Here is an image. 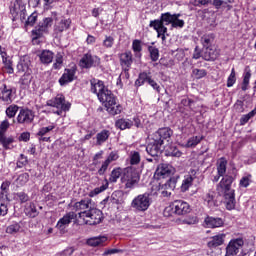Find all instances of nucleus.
I'll return each mask as SVG.
<instances>
[{
    "label": "nucleus",
    "mask_w": 256,
    "mask_h": 256,
    "mask_svg": "<svg viewBox=\"0 0 256 256\" xmlns=\"http://www.w3.org/2000/svg\"><path fill=\"white\" fill-rule=\"evenodd\" d=\"M91 83V93L97 95L100 103H103L110 115H119L123 111V107L117 104V97L111 90H109L105 83L101 80L92 79Z\"/></svg>",
    "instance_id": "1"
},
{
    "label": "nucleus",
    "mask_w": 256,
    "mask_h": 256,
    "mask_svg": "<svg viewBox=\"0 0 256 256\" xmlns=\"http://www.w3.org/2000/svg\"><path fill=\"white\" fill-rule=\"evenodd\" d=\"M234 178L230 175H225L220 183L217 185V191L219 195H223L225 199L226 209L233 211L235 209V190L231 189Z\"/></svg>",
    "instance_id": "2"
},
{
    "label": "nucleus",
    "mask_w": 256,
    "mask_h": 256,
    "mask_svg": "<svg viewBox=\"0 0 256 256\" xmlns=\"http://www.w3.org/2000/svg\"><path fill=\"white\" fill-rule=\"evenodd\" d=\"M173 19H177L175 14H171L170 12L162 13L160 19L150 21L149 27H153L157 32V37H161L162 41H165V33H167V27L165 25H172Z\"/></svg>",
    "instance_id": "3"
},
{
    "label": "nucleus",
    "mask_w": 256,
    "mask_h": 256,
    "mask_svg": "<svg viewBox=\"0 0 256 256\" xmlns=\"http://www.w3.org/2000/svg\"><path fill=\"white\" fill-rule=\"evenodd\" d=\"M152 203L153 194L145 192L144 194H139L132 200L131 207L136 213H145L151 207Z\"/></svg>",
    "instance_id": "4"
},
{
    "label": "nucleus",
    "mask_w": 256,
    "mask_h": 256,
    "mask_svg": "<svg viewBox=\"0 0 256 256\" xmlns=\"http://www.w3.org/2000/svg\"><path fill=\"white\" fill-rule=\"evenodd\" d=\"M140 179L139 172L133 168H126L122 173L121 183L125 185V189H134L139 185Z\"/></svg>",
    "instance_id": "5"
},
{
    "label": "nucleus",
    "mask_w": 256,
    "mask_h": 256,
    "mask_svg": "<svg viewBox=\"0 0 256 256\" xmlns=\"http://www.w3.org/2000/svg\"><path fill=\"white\" fill-rule=\"evenodd\" d=\"M171 213L175 215H187V213H191V206L183 200H175L164 210L165 216L171 215Z\"/></svg>",
    "instance_id": "6"
},
{
    "label": "nucleus",
    "mask_w": 256,
    "mask_h": 256,
    "mask_svg": "<svg viewBox=\"0 0 256 256\" xmlns=\"http://www.w3.org/2000/svg\"><path fill=\"white\" fill-rule=\"evenodd\" d=\"M91 198L83 199L79 202H76L73 206L74 211H78L77 217L78 219H85V216L94 209L91 204Z\"/></svg>",
    "instance_id": "7"
},
{
    "label": "nucleus",
    "mask_w": 256,
    "mask_h": 256,
    "mask_svg": "<svg viewBox=\"0 0 256 256\" xmlns=\"http://www.w3.org/2000/svg\"><path fill=\"white\" fill-rule=\"evenodd\" d=\"M103 221V212L94 207L90 210L84 218H82V223L84 225H99Z\"/></svg>",
    "instance_id": "8"
},
{
    "label": "nucleus",
    "mask_w": 256,
    "mask_h": 256,
    "mask_svg": "<svg viewBox=\"0 0 256 256\" xmlns=\"http://www.w3.org/2000/svg\"><path fill=\"white\" fill-rule=\"evenodd\" d=\"M53 26V18L47 17L38 23L35 29L32 30V35H34L35 39H39V37H43L44 33H49V28Z\"/></svg>",
    "instance_id": "9"
},
{
    "label": "nucleus",
    "mask_w": 256,
    "mask_h": 256,
    "mask_svg": "<svg viewBox=\"0 0 256 256\" xmlns=\"http://www.w3.org/2000/svg\"><path fill=\"white\" fill-rule=\"evenodd\" d=\"M100 64L101 59L97 56L91 55V53L84 54L79 61V67H81V69H91V67H99Z\"/></svg>",
    "instance_id": "10"
},
{
    "label": "nucleus",
    "mask_w": 256,
    "mask_h": 256,
    "mask_svg": "<svg viewBox=\"0 0 256 256\" xmlns=\"http://www.w3.org/2000/svg\"><path fill=\"white\" fill-rule=\"evenodd\" d=\"M163 151V140L153 138L152 141L146 146V152L150 157H154L157 161V157Z\"/></svg>",
    "instance_id": "11"
},
{
    "label": "nucleus",
    "mask_w": 256,
    "mask_h": 256,
    "mask_svg": "<svg viewBox=\"0 0 256 256\" xmlns=\"http://www.w3.org/2000/svg\"><path fill=\"white\" fill-rule=\"evenodd\" d=\"M243 245H245V242L243 241L242 238H237V239L231 240L226 247L225 256L239 255V251L241 249H243Z\"/></svg>",
    "instance_id": "12"
},
{
    "label": "nucleus",
    "mask_w": 256,
    "mask_h": 256,
    "mask_svg": "<svg viewBox=\"0 0 256 256\" xmlns=\"http://www.w3.org/2000/svg\"><path fill=\"white\" fill-rule=\"evenodd\" d=\"M35 119V112L33 110L25 108L21 109L19 111V114L17 116V122L22 125H29L33 123V120Z\"/></svg>",
    "instance_id": "13"
},
{
    "label": "nucleus",
    "mask_w": 256,
    "mask_h": 256,
    "mask_svg": "<svg viewBox=\"0 0 256 256\" xmlns=\"http://www.w3.org/2000/svg\"><path fill=\"white\" fill-rule=\"evenodd\" d=\"M49 107H56V109H61L62 111H69L71 109V103L65 102V96L57 95L53 100L47 102Z\"/></svg>",
    "instance_id": "14"
},
{
    "label": "nucleus",
    "mask_w": 256,
    "mask_h": 256,
    "mask_svg": "<svg viewBox=\"0 0 256 256\" xmlns=\"http://www.w3.org/2000/svg\"><path fill=\"white\" fill-rule=\"evenodd\" d=\"M13 93H17L15 87H8L6 84H3L0 87V101L4 103H13Z\"/></svg>",
    "instance_id": "15"
},
{
    "label": "nucleus",
    "mask_w": 256,
    "mask_h": 256,
    "mask_svg": "<svg viewBox=\"0 0 256 256\" xmlns=\"http://www.w3.org/2000/svg\"><path fill=\"white\" fill-rule=\"evenodd\" d=\"M75 219H77V214L75 212H68L57 222L56 227L59 231H65L67 226Z\"/></svg>",
    "instance_id": "16"
},
{
    "label": "nucleus",
    "mask_w": 256,
    "mask_h": 256,
    "mask_svg": "<svg viewBox=\"0 0 256 256\" xmlns=\"http://www.w3.org/2000/svg\"><path fill=\"white\" fill-rule=\"evenodd\" d=\"M175 173V168L169 164L162 163L158 165L155 175H158V177H171Z\"/></svg>",
    "instance_id": "17"
},
{
    "label": "nucleus",
    "mask_w": 256,
    "mask_h": 256,
    "mask_svg": "<svg viewBox=\"0 0 256 256\" xmlns=\"http://www.w3.org/2000/svg\"><path fill=\"white\" fill-rule=\"evenodd\" d=\"M76 73L77 70L75 68L65 69L63 75L59 79L61 87L68 85V83H72V81H75Z\"/></svg>",
    "instance_id": "18"
},
{
    "label": "nucleus",
    "mask_w": 256,
    "mask_h": 256,
    "mask_svg": "<svg viewBox=\"0 0 256 256\" xmlns=\"http://www.w3.org/2000/svg\"><path fill=\"white\" fill-rule=\"evenodd\" d=\"M120 65L125 73L129 72L131 65H133V54L130 51L120 54Z\"/></svg>",
    "instance_id": "19"
},
{
    "label": "nucleus",
    "mask_w": 256,
    "mask_h": 256,
    "mask_svg": "<svg viewBox=\"0 0 256 256\" xmlns=\"http://www.w3.org/2000/svg\"><path fill=\"white\" fill-rule=\"evenodd\" d=\"M171 135H173V130L169 127H164L158 129V131L154 134V139H158V141H162V144L164 141H169L171 139Z\"/></svg>",
    "instance_id": "20"
},
{
    "label": "nucleus",
    "mask_w": 256,
    "mask_h": 256,
    "mask_svg": "<svg viewBox=\"0 0 256 256\" xmlns=\"http://www.w3.org/2000/svg\"><path fill=\"white\" fill-rule=\"evenodd\" d=\"M32 67L33 66L31 65V59H29V57L27 56L21 58L17 65L19 73H33Z\"/></svg>",
    "instance_id": "21"
},
{
    "label": "nucleus",
    "mask_w": 256,
    "mask_h": 256,
    "mask_svg": "<svg viewBox=\"0 0 256 256\" xmlns=\"http://www.w3.org/2000/svg\"><path fill=\"white\" fill-rule=\"evenodd\" d=\"M222 225H223V219H221V218L207 216L204 219V227H208L209 229H215L217 227H222Z\"/></svg>",
    "instance_id": "22"
},
{
    "label": "nucleus",
    "mask_w": 256,
    "mask_h": 256,
    "mask_svg": "<svg viewBox=\"0 0 256 256\" xmlns=\"http://www.w3.org/2000/svg\"><path fill=\"white\" fill-rule=\"evenodd\" d=\"M217 57H219V51H217L216 48L211 46L205 48L204 53L202 55L204 61H215Z\"/></svg>",
    "instance_id": "23"
},
{
    "label": "nucleus",
    "mask_w": 256,
    "mask_h": 256,
    "mask_svg": "<svg viewBox=\"0 0 256 256\" xmlns=\"http://www.w3.org/2000/svg\"><path fill=\"white\" fill-rule=\"evenodd\" d=\"M225 243V234L213 236L212 239L207 243L209 249H215Z\"/></svg>",
    "instance_id": "24"
},
{
    "label": "nucleus",
    "mask_w": 256,
    "mask_h": 256,
    "mask_svg": "<svg viewBox=\"0 0 256 256\" xmlns=\"http://www.w3.org/2000/svg\"><path fill=\"white\" fill-rule=\"evenodd\" d=\"M178 179H179V176L170 177L166 181V183L162 185V189H165L166 193H169V191H175V188L177 187Z\"/></svg>",
    "instance_id": "25"
},
{
    "label": "nucleus",
    "mask_w": 256,
    "mask_h": 256,
    "mask_svg": "<svg viewBox=\"0 0 256 256\" xmlns=\"http://www.w3.org/2000/svg\"><path fill=\"white\" fill-rule=\"evenodd\" d=\"M71 27V19H62L54 28L55 33H63Z\"/></svg>",
    "instance_id": "26"
},
{
    "label": "nucleus",
    "mask_w": 256,
    "mask_h": 256,
    "mask_svg": "<svg viewBox=\"0 0 256 256\" xmlns=\"http://www.w3.org/2000/svg\"><path fill=\"white\" fill-rule=\"evenodd\" d=\"M107 241L106 236H97V237H92L87 240V245L90 247H99V245H103Z\"/></svg>",
    "instance_id": "27"
},
{
    "label": "nucleus",
    "mask_w": 256,
    "mask_h": 256,
    "mask_svg": "<svg viewBox=\"0 0 256 256\" xmlns=\"http://www.w3.org/2000/svg\"><path fill=\"white\" fill-rule=\"evenodd\" d=\"M54 54L50 50H43L40 54V61L44 65H49V63L53 62Z\"/></svg>",
    "instance_id": "28"
},
{
    "label": "nucleus",
    "mask_w": 256,
    "mask_h": 256,
    "mask_svg": "<svg viewBox=\"0 0 256 256\" xmlns=\"http://www.w3.org/2000/svg\"><path fill=\"white\" fill-rule=\"evenodd\" d=\"M115 125L117 129H121V131H124V129H131L133 121L121 118L116 121Z\"/></svg>",
    "instance_id": "29"
},
{
    "label": "nucleus",
    "mask_w": 256,
    "mask_h": 256,
    "mask_svg": "<svg viewBox=\"0 0 256 256\" xmlns=\"http://www.w3.org/2000/svg\"><path fill=\"white\" fill-rule=\"evenodd\" d=\"M111 135V132L109 130H102L96 135V144L101 145L102 143H105L107 139H109Z\"/></svg>",
    "instance_id": "30"
},
{
    "label": "nucleus",
    "mask_w": 256,
    "mask_h": 256,
    "mask_svg": "<svg viewBox=\"0 0 256 256\" xmlns=\"http://www.w3.org/2000/svg\"><path fill=\"white\" fill-rule=\"evenodd\" d=\"M151 76L147 72H142L139 74L138 79L135 81L136 87H141L145 83H149Z\"/></svg>",
    "instance_id": "31"
},
{
    "label": "nucleus",
    "mask_w": 256,
    "mask_h": 256,
    "mask_svg": "<svg viewBox=\"0 0 256 256\" xmlns=\"http://www.w3.org/2000/svg\"><path fill=\"white\" fill-rule=\"evenodd\" d=\"M193 179L194 178L191 175L185 176L184 180L182 181V185H181L182 193L189 191V187H191V185H193Z\"/></svg>",
    "instance_id": "32"
},
{
    "label": "nucleus",
    "mask_w": 256,
    "mask_h": 256,
    "mask_svg": "<svg viewBox=\"0 0 256 256\" xmlns=\"http://www.w3.org/2000/svg\"><path fill=\"white\" fill-rule=\"evenodd\" d=\"M217 173L219 175H225L227 173V160L225 158H220L217 162Z\"/></svg>",
    "instance_id": "33"
},
{
    "label": "nucleus",
    "mask_w": 256,
    "mask_h": 256,
    "mask_svg": "<svg viewBox=\"0 0 256 256\" xmlns=\"http://www.w3.org/2000/svg\"><path fill=\"white\" fill-rule=\"evenodd\" d=\"M251 79V68L249 66L245 67L242 91H247V85H249V80Z\"/></svg>",
    "instance_id": "34"
},
{
    "label": "nucleus",
    "mask_w": 256,
    "mask_h": 256,
    "mask_svg": "<svg viewBox=\"0 0 256 256\" xmlns=\"http://www.w3.org/2000/svg\"><path fill=\"white\" fill-rule=\"evenodd\" d=\"M119 177H123V171L121 168H114L110 174V183H117V179H119Z\"/></svg>",
    "instance_id": "35"
},
{
    "label": "nucleus",
    "mask_w": 256,
    "mask_h": 256,
    "mask_svg": "<svg viewBox=\"0 0 256 256\" xmlns=\"http://www.w3.org/2000/svg\"><path fill=\"white\" fill-rule=\"evenodd\" d=\"M14 141L13 137L7 138L3 132H0V143L3 145L4 149H10L9 145Z\"/></svg>",
    "instance_id": "36"
},
{
    "label": "nucleus",
    "mask_w": 256,
    "mask_h": 256,
    "mask_svg": "<svg viewBox=\"0 0 256 256\" xmlns=\"http://www.w3.org/2000/svg\"><path fill=\"white\" fill-rule=\"evenodd\" d=\"M174 17L176 18H174L172 21V27L174 29H177V28L183 29L185 27V20L179 19V17H181V14L180 13L174 14Z\"/></svg>",
    "instance_id": "37"
},
{
    "label": "nucleus",
    "mask_w": 256,
    "mask_h": 256,
    "mask_svg": "<svg viewBox=\"0 0 256 256\" xmlns=\"http://www.w3.org/2000/svg\"><path fill=\"white\" fill-rule=\"evenodd\" d=\"M201 141H203L202 136H193L188 139V141L186 143V147H188V148L197 147V145H199V143H201Z\"/></svg>",
    "instance_id": "38"
},
{
    "label": "nucleus",
    "mask_w": 256,
    "mask_h": 256,
    "mask_svg": "<svg viewBox=\"0 0 256 256\" xmlns=\"http://www.w3.org/2000/svg\"><path fill=\"white\" fill-rule=\"evenodd\" d=\"M19 231H21V225L17 222L9 225L7 228H6V233L8 235H17V233H19Z\"/></svg>",
    "instance_id": "39"
},
{
    "label": "nucleus",
    "mask_w": 256,
    "mask_h": 256,
    "mask_svg": "<svg viewBox=\"0 0 256 256\" xmlns=\"http://www.w3.org/2000/svg\"><path fill=\"white\" fill-rule=\"evenodd\" d=\"M25 213L28 217H31L32 219L37 217L39 215V212L37 211V207L34 203H30V205L25 209Z\"/></svg>",
    "instance_id": "40"
},
{
    "label": "nucleus",
    "mask_w": 256,
    "mask_h": 256,
    "mask_svg": "<svg viewBox=\"0 0 256 256\" xmlns=\"http://www.w3.org/2000/svg\"><path fill=\"white\" fill-rule=\"evenodd\" d=\"M213 41H215V36L213 34H206L201 37L203 47H210L209 45H211Z\"/></svg>",
    "instance_id": "41"
},
{
    "label": "nucleus",
    "mask_w": 256,
    "mask_h": 256,
    "mask_svg": "<svg viewBox=\"0 0 256 256\" xmlns=\"http://www.w3.org/2000/svg\"><path fill=\"white\" fill-rule=\"evenodd\" d=\"M166 155H168V157H181L183 154L179 151L177 146L172 145L166 150Z\"/></svg>",
    "instance_id": "42"
},
{
    "label": "nucleus",
    "mask_w": 256,
    "mask_h": 256,
    "mask_svg": "<svg viewBox=\"0 0 256 256\" xmlns=\"http://www.w3.org/2000/svg\"><path fill=\"white\" fill-rule=\"evenodd\" d=\"M109 187V182L106 180V183L104 185H101L100 187L95 188L94 190L89 192V197H95L96 195H99V193H103Z\"/></svg>",
    "instance_id": "43"
},
{
    "label": "nucleus",
    "mask_w": 256,
    "mask_h": 256,
    "mask_svg": "<svg viewBox=\"0 0 256 256\" xmlns=\"http://www.w3.org/2000/svg\"><path fill=\"white\" fill-rule=\"evenodd\" d=\"M148 51L150 53L151 61H159V49L154 46H149Z\"/></svg>",
    "instance_id": "44"
},
{
    "label": "nucleus",
    "mask_w": 256,
    "mask_h": 256,
    "mask_svg": "<svg viewBox=\"0 0 256 256\" xmlns=\"http://www.w3.org/2000/svg\"><path fill=\"white\" fill-rule=\"evenodd\" d=\"M17 111H19V106L13 104L10 105L7 109H6V115L7 117H9L10 119H13V117H15V115H17Z\"/></svg>",
    "instance_id": "45"
},
{
    "label": "nucleus",
    "mask_w": 256,
    "mask_h": 256,
    "mask_svg": "<svg viewBox=\"0 0 256 256\" xmlns=\"http://www.w3.org/2000/svg\"><path fill=\"white\" fill-rule=\"evenodd\" d=\"M32 79L33 76H31V73H24V75L20 79V84L24 87H28V85L31 84Z\"/></svg>",
    "instance_id": "46"
},
{
    "label": "nucleus",
    "mask_w": 256,
    "mask_h": 256,
    "mask_svg": "<svg viewBox=\"0 0 256 256\" xmlns=\"http://www.w3.org/2000/svg\"><path fill=\"white\" fill-rule=\"evenodd\" d=\"M192 75H194L195 79H203V77H207V70L195 68L192 71Z\"/></svg>",
    "instance_id": "47"
},
{
    "label": "nucleus",
    "mask_w": 256,
    "mask_h": 256,
    "mask_svg": "<svg viewBox=\"0 0 256 256\" xmlns=\"http://www.w3.org/2000/svg\"><path fill=\"white\" fill-rule=\"evenodd\" d=\"M18 185H21V187H23V185L27 184L29 182V173H22L18 176V178L16 179Z\"/></svg>",
    "instance_id": "48"
},
{
    "label": "nucleus",
    "mask_w": 256,
    "mask_h": 256,
    "mask_svg": "<svg viewBox=\"0 0 256 256\" xmlns=\"http://www.w3.org/2000/svg\"><path fill=\"white\" fill-rule=\"evenodd\" d=\"M130 163L131 165H138V163H141V155L139 154V152H131Z\"/></svg>",
    "instance_id": "49"
},
{
    "label": "nucleus",
    "mask_w": 256,
    "mask_h": 256,
    "mask_svg": "<svg viewBox=\"0 0 256 256\" xmlns=\"http://www.w3.org/2000/svg\"><path fill=\"white\" fill-rule=\"evenodd\" d=\"M14 198L18 199L20 203H27L29 201V195L25 192H17L14 194Z\"/></svg>",
    "instance_id": "50"
},
{
    "label": "nucleus",
    "mask_w": 256,
    "mask_h": 256,
    "mask_svg": "<svg viewBox=\"0 0 256 256\" xmlns=\"http://www.w3.org/2000/svg\"><path fill=\"white\" fill-rule=\"evenodd\" d=\"M184 225H197L199 223V218L197 216H188L184 220H182Z\"/></svg>",
    "instance_id": "51"
},
{
    "label": "nucleus",
    "mask_w": 256,
    "mask_h": 256,
    "mask_svg": "<svg viewBox=\"0 0 256 256\" xmlns=\"http://www.w3.org/2000/svg\"><path fill=\"white\" fill-rule=\"evenodd\" d=\"M53 129H55L54 125H50L48 127H42L40 128V130L37 133L38 137H45V135H47V133L53 131Z\"/></svg>",
    "instance_id": "52"
},
{
    "label": "nucleus",
    "mask_w": 256,
    "mask_h": 256,
    "mask_svg": "<svg viewBox=\"0 0 256 256\" xmlns=\"http://www.w3.org/2000/svg\"><path fill=\"white\" fill-rule=\"evenodd\" d=\"M237 81V78L235 77V68H232L231 73L227 79V87H233Z\"/></svg>",
    "instance_id": "53"
},
{
    "label": "nucleus",
    "mask_w": 256,
    "mask_h": 256,
    "mask_svg": "<svg viewBox=\"0 0 256 256\" xmlns=\"http://www.w3.org/2000/svg\"><path fill=\"white\" fill-rule=\"evenodd\" d=\"M255 115H256V108L254 110H252L251 112H249L248 114L244 115L240 119L241 125H245V123H248L249 119H251V117H255Z\"/></svg>",
    "instance_id": "54"
},
{
    "label": "nucleus",
    "mask_w": 256,
    "mask_h": 256,
    "mask_svg": "<svg viewBox=\"0 0 256 256\" xmlns=\"http://www.w3.org/2000/svg\"><path fill=\"white\" fill-rule=\"evenodd\" d=\"M115 43V38L113 36H106L103 41V46L106 47V49H111Z\"/></svg>",
    "instance_id": "55"
},
{
    "label": "nucleus",
    "mask_w": 256,
    "mask_h": 256,
    "mask_svg": "<svg viewBox=\"0 0 256 256\" xmlns=\"http://www.w3.org/2000/svg\"><path fill=\"white\" fill-rule=\"evenodd\" d=\"M37 17H38L37 12L32 13V14L28 17V19H27V21H26V25H27V26H30V27H33V26L35 25V23H37Z\"/></svg>",
    "instance_id": "56"
},
{
    "label": "nucleus",
    "mask_w": 256,
    "mask_h": 256,
    "mask_svg": "<svg viewBox=\"0 0 256 256\" xmlns=\"http://www.w3.org/2000/svg\"><path fill=\"white\" fill-rule=\"evenodd\" d=\"M132 49L134 53H141L142 47H141V40H134L132 43Z\"/></svg>",
    "instance_id": "57"
},
{
    "label": "nucleus",
    "mask_w": 256,
    "mask_h": 256,
    "mask_svg": "<svg viewBox=\"0 0 256 256\" xmlns=\"http://www.w3.org/2000/svg\"><path fill=\"white\" fill-rule=\"evenodd\" d=\"M117 253H123V250L117 248L107 249L103 252L102 256L115 255Z\"/></svg>",
    "instance_id": "58"
},
{
    "label": "nucleus",
    "mask_w": 256,
    "mask_h": 256,
    "mask_svg": "<svg viewBox=\"0 0 256 256\" xmlns=\"http://www.w3.org/2000/svg\"><path fill=\"white\" fill-rule=\"evenodd\" d=\"M61 65H63V56L61 54L56 55V62L53 64L55 69H61Z\"/></svg>",
    "instance_id": "59"
},
{
    "label": "nucleus",
    "mask_w": 256,
    "mask_h": 256,
    "mask_svg": "<svg viewBox=\"0 0 256 256\" xmlns=\"http://www.w3.org/2000/svg\"><path fill=\"white\" fill-rule=\"evenodd\" d=\"M251 176H244L240 180V187H249V184L251 183Z\"/></svg>",
    "instance_id": "60"
},
{
    "label": "nucleus",
    "mask_w": 256,
    "mask_h": 256,
    "mask_svg": "<svg viewBox=\"0 0 256 256\" xmlns=\"http://www.w3.org/2000/svg\"><path fill=\"white\" fill-rule=\"evenodd\" d=\"M109 162H106V160L102 163V166L98 170V175H105L107 169H109Z\"/></svg>",
    "instance_id": "61"
},
{
    "label": "nucleus",
    "mask_w": 256,
    "mask_h": 256,
    "mask_svg": "<svg viewBox=\"0 0 256 256\" xmlns=\"http://www.w3.org/2000/svg\"><path fill=\"white\" fill-rule=\"evenodd\" d=\"M117 159H119V155L115 152H111L105 161L111 164L113 161H117Z\"/></svg>",
    "instance_id": "62"
},
{
    "label": "nucleus",
    "mask_w": 256,
    "mask_h": 256,
    "mask_svg": "<svg viewBox=\"0 0 256 256\" xmlns=\"http://www.w3.org/2000/svg\"><path fill=\"white\" fill-rule=\"evenodd\" d=\"M213 194L211 193H207L205 196H204V201L205 203H207V205H209V207H212L213 205Z\"/></svg>",
    "instance_id": "63"
},
{
    "label": "nucleus",
    "mask_w": 256,
    "mask_h": 256,
    "mask_svg": "<svg viewBox=\"0 0 256 256\" xmlns=\"http://www.w3.org/2000/svg\"><path fill=\"white\" fill-rule=\"evenodd\" d=\"M209 3H211V0H194V5L196 7L207 6Z\"/></svg>",
    "instance_id": "64"
}]
</instances>
